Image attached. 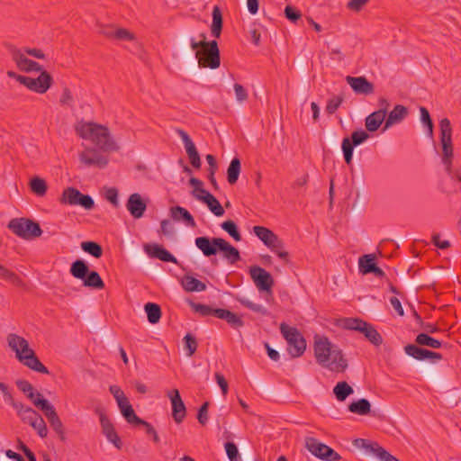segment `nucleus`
I'll use <instances>...</instances> for the list:
<instances>
[{
  "label": "nucleus",
  "instance_id": "58",
  "mask_svg": "<svg viewBox=\"0 0 461 461\" xmlns=\"http://www.w3.org/2000/svg\"><path fill=\"white\" fill-rule=\"evenodd\" d=\"M14 59L16 62L17 66L22 69L24 70V67L27 66L29 59L23 54L20 50H15L13 54Z\"/></svg>",
  "mask_w": 461,
  "mask_h": 461
},
{
  "label": "nucleus",
  "instance_id": "1",
  "mask_svg": "<svg viewBox=\"0 0 461 461\" xmlns=\"http://www.w3.org/2000/svg\"><path fill=\"white\" fill-rule=\"evenodd\" d=\"M314 356L319 365L333 372H344L348 362L341 349L332 345L327 338H321L314 342Z\"/></svg>",
  "mask_w": 461,
  "mask_h": 461
},
{
  "label": "nucleus",
  "instance_id": "57",
  "mask_svg": "<svg viewBox=\"0 0 461 461\" xmlns=\"http://www.w3.org/2000/svg\"><path fill=\"white\" fill-rule=\"evenodd\" d=\"M0 391L3 393L5 400L9 402L13 407L17 404L19 402H15L9 386L5 383H0Z\"/></svg>",
  "mask_w": 461,
  "mask_h": 461
},
{
  "label": "nucleus",
  "instance_id": "26",
  "mask_svg": "<svg viewBox=\"0 0 461 461\" xmlns=\"http://www.w3.org/2000/svg\"><path fill=\"white\" fill-rule=\"evenodd\" d=\"M170 216L176 221H184L186 226L195 228L196 223L192 214L184 207L179 205L170 208Z\"/></svg>",
  "mask_w": 461,
  "mask_h": 461
},
{
  "label": "nucleus",
  "instance_id": "41",
  "mask_svg": "<svg viewBox=\"0 0 461 461\" xmlns=\"http://www.w3.org/2000/svg\"><path fill=\"white\" fill-rule=\"evenodd\" d=\"M81 249L90 254L95 258H100L103 256V248L100 244L95 241H84L81 243Z\"/></svg>",
  "mask_w": 461,
  "mask_h": 461
},
{
  "label": "nucleus",
  "instance_id": "31",
  "mask_svg": "<svg viewBox=\"0 0 461 461\" xmlns=\"http://www.w3.org/2000/svg\"><path fill=\"white\" fill-rule=\"evenodd\" d=\"M181 285L186 292H202L206 289L204 283L188 275L184 276Z\"/></svg>",
  "mask_w": 461,
  "mask_h": 461
},
{
  "label": "nucleus",
  "instance_id": "10",
  "mask_svg": "<svg viewBox=\"0 0 461 461\" xmlns=\"http://www.w3.org/2000/svg\"><path fill=\"white\" fill-rule=\"evenodd\" d=\"M38 400L34 402L35 407L39 408L43 411L45 417L49 420L51 428L59 436V438L65 440V431L61 420L59 419L54 407L49 402L48 400L44 399L41 393H37Z\"/></svg>",
  "mask_w": 461,
  "mask_h": 461
},
{
  "label": "nucleus",
  "instance_id": "22",
  "mask_svg": "<svg viewBox=\"0 0 461 461\" xmlns=\"http://www.w3.org/2000/svg\"><path fill=\"white\" fill-rule=\"evenodd\" d=\"M176 132L179 135V137L181 138V140L185 145V151H186V154L188 156L191 165L194 168H200L202 162H201V158H200L199 153L196 149L194 143L193 142V140H191L189 135L184 130L178 129L176 131Z\"/></svg>",
  "mask_w": 461,
  "mask_h": 461
},
{
  "label": "nucleus",
  "instance_id": "43",
  "mask_svg": "<svg viewBox=\"0 0 461 461\" xmlns=\"http://www.w3.org/2000/svg\"><path fill=\"white\" fill-rule=\"evenodd\" d=\"M189 305L195 312H198L199 314H201L203 317L210 316V315L216 317L215 312H218L221 310L220 308H212L210 305L196 303L194 302H190Z\"/></svg>",
  "mask_w": 461,
  "mask_h": 461
},
{
  "label": "nucleus",
  "instance_id": "60",
  "mask_svg": "<svg viewBox=\"0 0 461 461\" xmlns=\"http://www.w3.org/2000/svg\"><path fill=\"white\" fill-rule=\"evenodd\" d=\"M225 450L230 461H233V459H239V450L234 443L227 442L225 444Z\"/></svg>",
  "mask_w": 461,
  "mask_h": 461
},
{
  "label": "nucleus",
  "instance_id": "16",
  "mask_svg": "<svg viewBox=\"0 0 461 461\" xmlns=\"http://www.w3.org/2000/svg\"><path fill=\"white\" fill-rule=\"evenodd\" d=\"M353 445L357 448L364 449L366 453L375 455L380 461H400L382 447L377 442L365 438H357L353 441Z\"/></svg>",
  "mask_w": 461,
  "mask_h": 461
},
{
  "label": "nucleus",
  "instance_id": "48",
  "mask_svg": "<svg viewBox=\"0 0 461 461\" xmlns=\"http://www.w3.org/2000/svg\"><path fill=\"white\" fill-rule=\"evenodd\" d=\"M30 426H32L37 431L38 435L41 438H44L47 437L48 429H47L44 420L42 419V417L40 414H38L36 416L32 424H31Z\"/></svg>",
  "mask_w": 461,
  "mask_h": 461
},
{
  "label": "nucleus",
  "instance_id": "9",
  "mask_svg": "<svg viewBox=\"0 0 461 461\" xmlns=\"http://www.w3.org/2000/svg\"><path fill=\"white\" fill-rule=\"evenodd\" d=\"M15 235L24 240H32L41 235L42 230L38 222L26 218H15L7 225Z\"/></svg>",
  "mask_w": 461,
  "mask_h": 461
},
{
  "label": "nucleus",
  "instance_id": "56",
  "mask_svg": "<svg viewBox=\"0 0 461 461\" xmlns=\"http://www.w3.org/2000/svg\"><path fill=\"white\" fill-rule=\"evenodd\" d=\"M209 404L210 403L208 402H203L198 411L197 420H198L199 423L202 425H204L208 420Z\"/></svg>",
  "mask_w": 461,
  "mask_h": 461
},
{
  "label": "nucleus",
  "instance_id": "20",
  "mask_svg": "<svg viewBox=\"0 0 461 461\" xmlns=\"http://www.w3.org/2000/svg\"><path fill=\"white\" fill-rule=\"evenodd\" d=\"M80 161L87 167L95 166L104 168L108 164V158L101 155L95 148H86L79 154Z\"/></svg>",
  "mask_w": 461,
  "mask_h": 461
},
{
  "label": "nucleus",
  "instance_id": "59",
  "mask_svg": "<svg viewBox=\"0 0 461 461\" xmlns=\"http://www.w3.org/2000/svg\"><path fill=\"white\" fill-rule=\"evenodd\" d=\"M105 198L109 201L114 207L119 206L118 201V190L114 187L108 188L105 192Z\"/></svg>",
  "mask_w": 461,
  "mask_h": 461
},
{
  "label": "nucleus",
  "instance_id": "64",
  "mask_svg": "<svg viewBox=\"0 0 461 461\" xmlns=\"http://www.w3.org/2000/svg\"><path fill=\"white\" fill-rule=\"evenodd\" d=\"M215 379H216L217 384H219V386L221 389L222 394L226 395L228 393V383H227L225 377L223 376V375H221L220 373H216Z\"/></svg>",
  "mask_w": 461,
  "mask_h": 461
},
{
  "label": "nucleus",
  "instance_id": "4",
  "mask_svg": "<svg viewBox=\"0 0 461 461\" xmlns=\"http://www.w3.org/2000/svg\"><path fill=\"white\" fill-rule=\"evenodd\" d=\"M7 341L8 346L15 352L16 357L21 363L35 372L50 374L49 369L40 361L24 338L16 334H9Z\"/></svg>",
  "mask_w": 461,
  "mask_h": 461
},
{
  "label": "nucleus",
  "instance_id": "18",
  "mask_svg": "<svg viewBox=\"0 0 461 461\" xmlns=\"http://www.w3.org/2000/svg\"><path fill=\"white\" fill-rule=\"evenodd\" d=\"M249 275L259 291L272 294L271 289L275 282L270 273L260 267L253 266L249 267Z\"/></svg>",
  "mask_w": 461,
  "mask_h": 461
},
{
  "label": "nucleus",
  "instance_id": "55",
  "mask_svg": "<svg viewBox=\"0 0 461 461\" xmlns=\"http://www.w3.org/2000/svg\"><path fill=\"white\" fill-rule=\"evenodd\" d=\"M233 87L237 101L239 103L245 102L249 97L247 90L240 84L238 83L234 84Z\"/></svg>",
  "mask_w": 461,
  "mask_h": 461
},
{
  "label": "nucleus",
  "instance_id": "15",
  "mask_svg": "<svg viewBox=\"0 0 461 461\" xmlns=\"http://www.w3.org/2000/svg\"><path fill=\"white\" fill-rule=\"evenodd\" d=\"M368 138L369 134L366 131L358 130L353 131L350 138L343 139L341 149L347 165L352 164L354 148L365 142Z\"/></svg>",
  "mask_w": 461,
  "mask_h": 461
},
{
  "label": "nucleus",
  "instance_id": "50",
  "mask_svg": "<svg viewBox=\"0 0 461 461\" xmlns=\"http://www.w3.org/2000/svg\"><path fill=\"white\" fill-rule=\"evenodd\" d=\"M239 302L243 305L245 306L246 308L255 312H258V313H261L262 315L264 316H267L269 314L268 311L267 310V308H265L263 305L261 304H258V303H252L251 301L248 300V299H245V298H240L239 299Z\"/></svg>",
  "mask_w": 461,
  "mask_h": 461
},
{
  "label": "nucleus",
  "instance_id": "32",
  "mask_svg": "<svg viewBox=\"0 0 461 461\" xmlns=\"http://www.w3.org/2000/svg\"><path fill=\"white\" fill-rule=\"evenodd\" d=\"M14 408L17 411V414L22 420L29 425L32 424L34 419L39 414L36 411L29 406H25L22 402H18Z\"/></svg>",
  "mask_w": 461,
  "mask_h": 461
},
{
  "label": "nucleus",
  "instance_id": "61",
  "mask_svg": "<svg viewBox=\"0 0 461 461\" xmlns=\"http://www.w3.org/2000/svg\"><path fill=\"white\" fill-rule=\"evenodd\" d=\"M285 17L292 21L296 22L301 18V13L293 6L287 5L285 9Z\"/></svg>",
  "mask_w": 461,
  "mask_h": 461
},
{
  "label": "nucleus",
  "instance_id": "11",
  "mask_svg": "<svg viewBox=\"0 0 461 461\" xmlns=\"http://www.w3.org/2000/svg\"><path fill=\"white\" fill-rule=\"evenodd\" d=\"M59 203L67 205H79L86 210H92L95 207L94 199L82 194L78 189L69 186L63 190Z\"/></svg>",
  "mask_w": 461,
  "mask_h": 461
},
{
  "label": "nucleus",
  "instance_id": "39",
  "mask_svg": "<svg viewBox=\"0 0 461 461\" xmlns=\"http://www.w3.org/2000/svg\"><path fill=\"white\" fill-rule=\"evenodd\" d=\"M145 312L147 313L148 321L156 324L159 321L161 318V309L160 306L154 303H148L144 306Z\"/></svg>",
  "mask_w": 461,
  "mask_h": 461
},
{
  "label": "nucleus",
  "instance_id": "49",
  "mask_svg": "<svg viewBox=\"0 0 461 461\" xmlns=\"http://www.w3.org/2000/svg\"><path fill=\"white\" fill-rule=\"evenodd\" d=\"M420 120H421L422 123L424 124V126L428 130V135L430 138H432L434 126H433V122L431 120L430 114H429V111L427 110V108L422 107V106L420 108Z\"/></svg>",
  "mask_w": 461,
  "mask_h": 461
},
{
  "label": "nucleus",
  "instance_id": "62",
  "mask_svg": "<svg viewBox=\"0 0 461 461\" xmlns=\"http://www.w3.org/2000/svg\"><path fill=\"white\" fill-rule=\"evenodd\" d=\"M115 39L132 41V40H134V35L131 32H130L128 30L120 28V29H116Z\"/></svg>",
  "mask_w": 461,
  "mask_h": 461
},
{
  "label": "nucleus",
  "instance_id": "46",
  "mask_svg": "<svg viewBox=\"0 0 461 461\" xmlns=\"http://www.w3.org/2000/svg\"><path fill=\"white\" fill-rule=\"evenodd\" d=\"M221 227L230 237H232L234 239V240H236V241L241 240V235L238 230L237 224L233 221H231V220L225 221L221 224Z\"/></svg>",
  "mask_w": 461,
  "mask_h": 461
},
{
  "label": "nucleus",
  "instance_id": "14",
  "mask_svg": "<svg viewBox=\"0 0 461 461\" xmlns=\"http://www.w3.org/2000/svg\"><path fill=\"white\" fill-rule=\"evenodd\" d=\"M17 81L32 91L44 94L51 86L53 79L50 73L41 71L36 78L31 77H17Z\"/></svg>",
  "mask_w": 461,
  "mask_h": 461
},
{
  "label": "nucleus",
  "instance_id": "25",
  "mask_svg": "<svg viewBox=\"0 0 461 461\" xmlns=\"http://www.w3.org/2000/svg\"><path fill=\"white\" fill-rule=\"evenodd\" d=\"M145 251L151 258H158L163 262L176 263V258L160 245L145 246Z\"/></svg>",
  "mask_w": 461,
  "mask_h": 461
},
{
  "label": "nucleus",
  "instance_id": "53",
  "mask_svg": "<svg viewBox=\"0 0 461 461\" xmlns=\"http://www.w3.org/2000/svg\"><path fill=\"white\" fill-rule=\"evenodd\" d=\"M59 104L62 106L72 108L74 106V97L70 89L67 86L63 88L62 94L59 98Z\"/></svg>",
  "mask_w": 461,
  "mask_h": 461
},
{
  "label": "nucleus",
  "instance_id": "34",
  "mask_svg": "<svg viewBox=\"0 0 461 461\" xmlns=\"http://www.w3.org/2000/svg\"><path fill=\"white\" fill-rule=\"evenodd\" d=\"M376 256L366 254L358 258V269L362 275L371 274V270L376 266Z\"/></svg>",
  "mask_w": 461,
  "mask_h": 461
},
{
  "label": "nucleus",
  "instance_id": "52",
  "mask_svg": "<svg viewBox=\"0 0 461 461\" xmlns=\"http://www.w3.org/2000/svg\"><path fill=\"white\" fill-rule=\"evenodd\" d=\"M344 98L342 95H336L329 99L325 111L328 114H333L342 104Z\"/></svg>",
  "mask_w": 461,
  "mask_h": 461
},
{
  "label": "nucleus",
  "instance_id": "30",
  "mask_svg": "<svg viewBox=\"0 0 461 461\" xmlns=\"http://www.w3.org/2000/svg\"><path fill=\"white\" fill-rule=\"evenodd\" d=\"M215 313L217 318L224 320L233 329H239L244 326V321L241 317L229 310L221 309L220 311L215 312Z\"/></svg>",
  "mask_w": 461,
  "mask_h": 461
},
{
  "label": "nucleus",
  "instance_id": "47",
  "mask_svg": "<svg viewBox=\"0 0 461 461\" xmlns=\"http://www.w3.org/2000/svg\"><path fill=\"white\" fill-rule=\"evenodd\" d=\"M16 386L20 391L26 394V396L32 402L33 404L35 402H37L38 398L33 399L35 392L32 384L29 381L19 379L16 381Z\"/></svg>",
  "mask_w": 461,
  "mask_h": 461
},
{
  "label": "nucleus",
  "instance_id": "13",
  "mask_svg": "<svg viewBox=\"0 0 461 461\" xmlns=\"http://www.w3.org/2000/svg\"><path fill=\"white\" fill-rule=\"evenodd\" d=\"M305 447L313 456L324 461H338L341 459V456L334 449L315 438H306Z\"/></svg>",
  "mask_w": 461,
  "mask_h": 461
},
{
  "label": "nucleus",
  "instance_id": "33",
  "mask_svg": "<svg viewBox=\"0 0 461 461\" xmlns=\"http://www.w3.org/2000/svg\"><path fill=\"white\" fill-rule=\"evenodd\" d=\"M118 407L122 412V415L124 417L128 423L139 426V424L142 422V419L136 415L129 401Z\"/></svg>",
  "mask_w": 461,
  "mask_h": 461
},
{
  "label": "nucleus",
  "instance_id": "12",
  "mask_svg": "<svg viewBox=\"0 0 461 461\" xmlns=\"http://www.w3.org/2000/svg\"><path fill=\"white\" fill-rule=\"evenodd\" d=\"M195 58L200 68H210L212 69L219 68L221 57L217 41H209L207 47L195 52Z\"/></svg>",
  "mask_w": 461,
  "mask_h": 461
},
{
  "label": "nucleus",
  "instance_id": "28",
  "mask_svg": "<svg viewBox=\"0 0 461 461\" xmlns=\"http://www.w3.org/2000/svg\"><path fill=\"white\" fill-rule=\"evenodd\" d=\"M386 109H380L369 114L365 121L366 128L368 131H375L379 129L385 120Z\"/></svg>",
  "mask_w": 461,
  "mask_h": 461
},
{
  "label": "nucleus",
  "instance_id": "36",
  "mask_svg": "<svg viewBox=\"0 0 461 461\" xmlns=\"http://www.w3.org/2000/svg\"><path fill=\"white\" fill-rule=\"evenodd\" d=\"M240 170V160L238 158H234L227 169V180L230 185H234L238 181Z\"/></svg>",
  "mask_w": 461,
  "mask_h": 461
},
{
  "label": "nucleus",
  "instance_id": "44",
  "mask_svg": "<svg viewBox=\"0 0 461 461\" xmlns=\"http://www.w3.org/2000/svg\"><path fill=\"white\" fill-rule=\"evenodd\" d=\"M415 341L419 345L428 346L432 348H439L442 345L441 341L429 336L427 333H420L417 335Z\"/></svg>",
  "mask_w": 461,
  "mask_h": 461
},
{
  "label": "nucleus",
  "instance_id": "37",
  "mask_svg": "<svg viewBox=\"0 0 461 461\" xmlns=\"http://www.w3.org/2000/svg\"><path fill=\"white\" fill-rule=\"evenodd\" d=\"M371 404L368 400L362 398L348 405V411L359 415H366L370 412Z\"/></svg>",
  "mask_w": 461,
  "mask_h": 461
},
{
  "label": "nucleus",
  "instance_id": "23",
  "mask_svg": "<svg viewBox=\"0 0 461 461\" xmlns=\"http://www.w3.org/2000/svg\"><path fill=\"white\" fill-rule=\"evenodd\" d=\"M347 83L352 90L357 95H372L375 92V86L369 82L365 77H346Z\"/></svg>",
  "mask_w": 461,
  "mask_h": 461
},
{
  "label": "nucleus",
  "instance_id": "24",
  "mask_svg": "<svg viewBox=\"0 0 461 461\" xmlns=\"http://www.w3.org/2000/svg\"><path fill=\"white\" fill-rule=\"evenodd\" d=\"M126 207L133 218L140 219L147 209V203L140 194L134 193L129 196Z\"/></svg>",
  "mask_w": 461,
  "mask_h": 461
},
{
  "label": "nucleus",
  "instance_id": "19",
  "mask_svg": "<svg viewBox=\"0 0 461 461\" xmlns=\"http://www.w3.org/2000/svg\"><path fill=\"white\" fill-rule=\"evenodd\" d=\"M172 406V417L176 423L183 422L186 416V408L177 389H172L167 393Z\"/></svg>",
  "mask_w": 461,
  "mask_h": 461
},
{
  "label": "nucleus",
  "instance_id": "54",
  "mask_svg": "<svg viewBox=\"0 0 461 461\" xmlns=\"http://www.w3.org/2000/svg\"><path fill=\"white\" fill-rule=\"evenodd\" d=\"M109 391L113 394V396L115 398L118 406H120L129 401L127 399V397L125 396L124 393L122 392V390L118 385H115V384L111 385L109 388Z\"/></svg>",
  "mask_w": 461,
  "mask_h": 461
},
{
  "label": "nucleus",
  "instance_id": "17",
  "mask_svg": "<svg viewBox=\"0 0 461 461\" xmlns=\"http://www.w3.org/2000/svg\"><path fill=\"white\" fill-rule=\"evenodd\" d=\"M95 412L98 415L103 434L106 437L107 440L113 444L118 449L122 448V443L120 437L114 429L113 423L105 414L104 409L98 406L95 409Z\"/></svg>",
  "mask_w": 461,
  "mask_h": 461
},
{
  "label": "nucleus",
  "instance_id": "51",
  "mask_svg": "<svg viewBox=\"0 0 461 461\" xmlns=\"http://www.w3.org/2000/svg\"><path fill=\"white\" fill-rule=\"evenodd\" d=\"M183 340L185 343V348L187 350V356L192 357L197 349L198 344L196 339L191 334H186Z\"/></svg>",
  "mask_w": 461,
  "mask_h": 461
},
{
  "label": "nucleus",
  "instance_id": "35",
  "mask_svg": "<svg viewBox=\"0 0 461 461\" xmlns=\"http://www.w3.org/2000/svg\"><path fill=\"white\" fill-rule=\"evenodd\" d=\"M212 23L211 26L212 34L215 38H219L222 30V14L218 5L213 6L212 9Z\"/></svg>",
  "mask_w": 461,
  "mask_h": 461
},
{
  "label": "nucleus",
  "instance_id": "38",
  "mask_svg": "<svg viewBox=\"0 0 461 461\" xmlns=\"http://www.w3.org/2000/svg\"><path fill=\"white\" fill-rule=\"evenodd\" d=\"M333 393L338 401L343 402L354 393L353 388L345 381L339 382L333 388Z\"/></svg>",
  "mask_w": 461,
  "mask_h": 461
},
{
  "label": "nucleus",
  "instance_id": "40",
  "mask_svg": "<svg viewBox=\"0 0 461 461\" xmlns=\"http://www.w3.org/2000/svg\"><path fill=\"white\" fill-rule=\"evenodd\" d=\"M0 278L10 282L14 285L22 287L24 285L23 280L13 271L0 264Z\"/></svg>",
  "mask_w": 461,
  "mask_h": 461
},
{
  "label": "nucleus",
  "instance_id": "42",
  "mask_svg": "<svg viewBox=\"0 0 461 461\" xmlns=\"http://www.w3.org/2000/svg\"><path fill=\"white\" fill-rule=\"evenodd\" d=\"M30 187L32 193L41 197L46 194L48 189L46 181L38 176L31 180Z\"/></svg>",
  "mask_w": 461,
  "mask_h": 461
},
{
  "label": "nucleus",
  "instance_id": "8",
  "mask_svg": "<svg viewBox=\"0 0 461 461\" xmlns=\"http://www.w3.org/2000/svg\"><path fill=\"white\" fill-rule=\"evenodd\" d=\"M280 331L287 341V350L291 357H301L306 349V340L300 331L296 328L290 327L285 323H281Z\"/></svg>",
  "mask_w": 461,
  "mask_h": 461
},
{
  "label": "nucleus",
  "instance_id": "7",
  "mask_svg": "<svg viewBox=\"0 0 461 461\" xmlns=\"http://www.w3.org/2000/svg\"><path fill=\"white\" fill-rule=\"evenodd\" d=\"M440 144L442 148V163L445 166L447 175H452L453 143L452 127L447 118L439 122Z\"/></svg>",
  "mask_w": 461,
  "mask_h": 461
},
{
  "label": "nucleus",
  "instance_id": "45",
  "mask_svg": "<svg viewBox=\"0 0 461 461\" xmlns=\"http://www.w3.org/2000/svg\"><path fill=\"white\" fill-rule=\"evenodd\" d=\"M404 350L407 355L417 360H424L427 358L428 349L419 348L416 345L409 344L405 346Z\"/></svg>",
  "mask_w": 461,
  "mask_h": 461
},
{
  "label": "nucleus",
  "instance_id": "27",
  "mask_svg": "<svg viewBox=\"0 0 461 461\" xmlns=\"http://www.w3.org/2000/svg\"><path fill=\"white\" fill-rule=\"evenodd\" d=\"M408 115V109L404 105L397 104L389 113L383 131L387 130L393 124L401 122Z\"/></svg>",
  "mask_w": 461,
  "mask_h": 461
},
{
  "label": "nucleus",
  "instance_id": "6",
  "mask_svg": "<svg viewBox=\"0 0 461 461\" xmlns=\"http://www.w3.org/2000/svg\"><path fill=\"white\" fill-rule=\"evenodd\" d=\"M339 325L346 330H356L362 333L374 346L378 347L383 343V338L376 329L362 319L342 318L339 320Z\"/></svg>",
  "mask_w": 461,
  "mask_h": 461
},
{
  "label": "nucleus",
  "instance_id": "21",
  "mask_svg": "<svg viewBox=\"0 0 461 461\" xmlns=\"http://www.w3.org/2000/svg\"><path fill=\"white\" fill-rule=\"evenodd\" d=\"M253 232L269 249L284 248L283 241L268 228L255 226Z\"/></svg>",
  "mask_w": 461,
  "mask_h": 461
},
{
  "label": "nucleus",
  "instance_id": "29",
  "mask_svg": "<svg viewBox=\"0 0 461 461\" xmlns=\"http://www.w3.org/2000/svg\"><path fill=\"white\" fill-rule=\"evenodd\" d=\"M196 199L204 203L209 210L215 216H222L224 214V209L220 202L210 193H206V195H196Z\"/></svg>",
  "mask_w": 461,
  "mask_h": 461
},
{
  "label": "nucleus",
  "instance_id": "63",
  "mask_svg": "<svg viewBox=\"0 0 461 461\" xmlns=\"http://www.w3.org/2000/svg\"><path fill=\"white\" fill-rule=\"evenodd\" d=\"M432 242L437 248L440 249H446L450 247V242L448 240H441L440 235L438 233L433 234Z\"/></svg>",
  "mask_w": 461,
  "mask_h": 461
},
{
  "label": "nucleus",
  "instance_id": "2",
  "mask_svg": "<svg viewBox=\"0 0 461 461\" xmlns=\"http://www.w3.org/2000/svg\"><path fill=\"white\" fill-rule=\"evenodd\" d=\"M77 134L85 140H91L101 150L117 151L119 146L112 138L108 128L95 122H80L75 127Z\"/></svg>",
  "mask_w": 461,
  "mask_h": 461
},
{
  "label": "nucleus",
  "instance_id": "5",
  "mask_svg": "<svg viewBox=\"0 0 461 461\" xmlns=\"http://www.w3.org/2000/svg\"><path fill=\"white\" fill-rule=\"evenodd\" d=\"M69 272L77 279L82 280L86 287L91 289H103L104 283L96 271H90L87 264L82 259H77L71 266Z\"/></svg>",
  "mask_w": 461,
  "mask_h": 461
},
{
  "label": "nucleus",
  "instance_id": "3",
  "mask_svg": "<svg viewBox=\"0 0 461 461\" xmlns=\"http://www.w3.org/2000/svg\"><path fill=\"white\" fill-rule=\"evenodd\" d=\"M194 243L206 258L215 256L218 252H221L223 258L231 265L240 260L238 249L222 238L197 237Z\"/></svg>",
  "mask_w": 461,
  "mask_h": 461
}]
</instances>
